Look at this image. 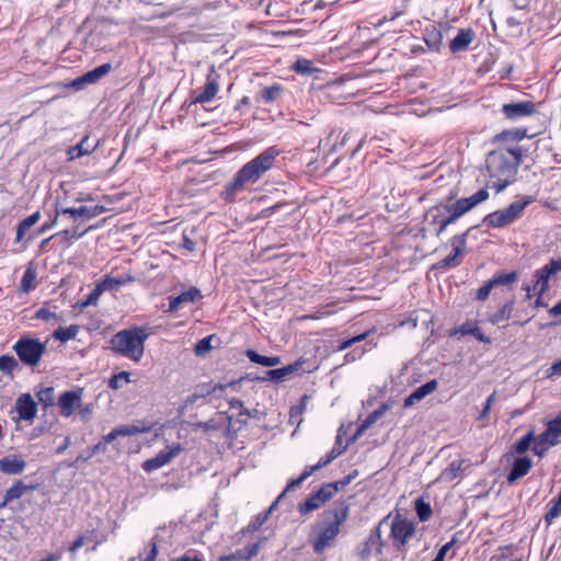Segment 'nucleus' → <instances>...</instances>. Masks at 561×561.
Wrapping results in <instances>:
<instances>
[{"label":"nucleus","instance_id":"1","mask_svg":"<svg viewBox=\"0 0 561 561\" xmlns=\"http://www.w3.org/2000/svg\"><path fill=\"white\" fill-rule=\"evenodd\" d=\"M524 151L523 147L515 146L500 148L488 153L485 168L489 178L494 180L491 187L495 188L496 193L504 191L515 181Z\"/></svg>","mask_w":561,"mask_h":561},{"label":"nucleus","instance_id":"2","mask_svg":"<svg viewBox=\"0 0 561 561\" xmlns=\"http://www.w3.org/2000/svg\"><path fill=\"white\" fill-rule=\"evenodd\" d=\"M279 153V149L272 146L242 165L234 174L233 179L225 186L226 199H232L233 196L238 192H241L247 184H254L257 182L273 168L274 161Z\"/></svg>","mask_w":561,"mask_h":561},{"label":"nucleus","instance_id":"3","mask_svg":"<svg viewBox=\"0 0 561 561\" xmlns=\"http://www.w3.org/2000/svg\"><path fill=\"white\" fill-rule=\"evenodd\" d=\"M348 515L350 506L345 502H337L332 510L323 512V522L318 524L317 534L310 539L316 554H321L333 545L341 525L347 520Z\"/></svg>","mask_w":561,"mask_h":561},{"label":"nucleus","instance_id":"4","mask_svg":"<svg viewBox=\"0 0 561 561\" xmlns=\"http://www.w3.org/2000/svg\"><path fill=\"white\" fill-rule=\"evenodd\" d=\"M147 327L134 325L118 331L111 339V350L114 354L139 362L145 353V343L150 335Z\"/></svg>","mask_w":561,"mask_h":561},{"label":"nucleus","instance_id":"5","mask_svg":"<svg viewBox=\"0 0 561 561\" xmlns=\"http://www.w3.org/2000/svg\"><path fill=\"white\" fill-rule=\"evenodd\" d=\"M490 194L488 188H481L469 197L456 198V194L453 193L451 201L449 203L447 217L442 219L447 226L457 222V220L474 208L480 203L486 201Z\"/></svg>","mask_w":561,"mask_h":561},{"label":"nucleus","instance_id":"6","mask_svg":"<svg viewBox=\"0 0 561 561\" xmlns=\"http://www.w3.org/2000/svg\"><path fill=\"white\" fill-rule=\"evenodd\" d=\"M216 387L208 383L197 386L194 391L183 399V404L178 409V419L190 421L197 416V409L207 404V397L215 391Z\"/></svg>","mask_w":561,"mask_h":561},{"label":"nucleus","instance_id":"7","mask_svg":"<svg viewBox=\"0 0 561 561\" xmlns=\"http://www.w3.org/2000/svg\"><path fill=\"white\" fill-rule=\"evenodd\" d=\"M13 350L22 363L35 366L39 363L45 352V346L36 339L22 337L15 342Z\"/></svg>","mask_w":561,"mask_h":561},{"label":"nucleus","instance_id":"8","mask_svg":"<svg viewBox=\"0 0 561 561\" xmlns=\"http://www.w3.org/2000/svg\"><path fill=\"white\" fill-rule=\"evenodd\" d=\"M83 388L77 387L73 390L64 391L57 401L59 414L62 417H70L82 408Z\"/></svg>","mask_w":561,"mask_h":561},{"label":"nucleus","instance_id":"9","mask_svg":"<svg viewBox=\"0 0 561 561\" xmlns=\"http://www.w3.org/2000/svg\"><path fill=\"white\" fill-rule=\"evenodd\" d=\"M415 527L413 522L405 518H401L398 515L391 523L390 536L393 539V545L397 549H401L405 546L409 537L413 536Z\"/></svg>","mask_w":561,"mask_h":561},{"label":"nucleus","instance_id":"10","mask_svg":"<svg viewBox=\"0 0 561 561\" xmlns=\"http://www.w3.org/2000/svg\"><path fill=\"white\" fill-rule=\"evenodd\" d=\"M389 517H390L389 515L383 517L377 524V526H375L370 530V533H369V535H368V537H367V539L365 541L364 548L358 551L359 559H362V560L368 559L370 557V554H371V549H375L376 554H381L382 553V548H383L385 542H383V540L381 538V527L385 524H387Z\"/></svg>","mask_w":561,"mask_h":561},{"label":"nucleus","instance_id":"11","mask_svg":"<svg viewBox=\"0 0 561 561\" xmlns=\"http://www.w3.org/2000/svg\"><path fill=\"white\" fill-rule=\"evenodd\" d=\"M37 403L34 401L30 393H22L15 400L14 412L18 417H12L14 422L25 421L33 423L37 415Z\"/></svg>","mask_w":561,"mask_h":561},{"label":"nucleus","instance_id":"12","mask_svg":"<svg viewBox=\"0 0 561 561\" xmlns=\"http://www.w3.org/2000/svg\"><path fill=\"white\" fill-rule=\"evenodd\" d=\"M501 112L510 121H518L537 113V106L530 101L512 102L502 105Z\"/></svg>","mask_w":561,"mask_h":561},{"label":"nucleus","instance_id":"13","mask_svg":"<svg viewBox=\"0 0 561 561\" xmlns=\"http://www.w3.org/2000/svg\"><path fill=\"white\" fill-rule=\"evenodd\" d=\"M153 424L146 421H138L135 424L122 425L112 430L108 434L102 437L105 444L112 443L118 436H134L137 434L148 433L152 430Z\"/></svg>","mask_w":561,"mask_h":561},{"label":"nucleus","instance_id":"14","mask_svg":"<svg viewBox=\"0 0 561 561\" xmlns=\"http://www.w3.org/2000/svg\"><path fill=\"white\" fill-rule=\"evenodd\" d=\"M105 211L106 208L103 205L99 204L93 206L82 205L79 207L61 208V215L69 217V219H71L72 222H77L78 220H90L102 215Z\"/></svg>","mask_w":561,"mask_h":561},{"label":"nucleus","instance_id":"15","mask_svg":"<svg viewBox=\"0 0 561 561\" xmlns=\"http://www.w3.org/2000/svg\"><path fill=\"white\" fill-rule=\"evenodd\" d=\"M204 296L199 288L196 286H187L185 284H179L178 283V312L185 306V305H196L201 304ZM181 314L178 313V318H180Z\"/></svg>","mask_w":561,"mask_h":561},{"label":"nucleus","instance_id":"16","mask_svg":"<svg viewBox=\"0 0 561 561\" xmlns=\"http://www.w3.org/2000/svg\"><path fill=\"white\" fill-rule=\"evenodd\" d=\"M112 70V65L110 62L102 64L94 69L85 72L83 76L75 79L71 83L72 87L77 89H81L85 84H93L101 80L103 77L107 76Z\"/></svg>","mask_w":561,"mask_h":561},{"label":"nucleus","instance_id":"17","mask_svg":"<svg viewBox=\"0 0 561 561\" xmlns=\"http://www.w3.org/2000/svg\"><path fill=\"white\" fill-rule=\"evenodd\" d=\"M476 38V32L471 27L458 28L457 35L449 43L451 54L466 51Z\"/></svg>","mask_w":561,"mask_h":561},{"label":"nucleus","instance_id":"18","mask_svg":"<svg viewBox=\"0 0 561 561\" xmlns=\"http://www.w3.org/2000/svg\"><path fill=\"white\" fill-rule=\"evenodd\" d=\"M450 26L445 25H430L425 27L424 41L431 50L439 51L443 46L444 33L449 31Z\"/></svg>","mask_w":561,"mask_h":561},{"label":"nucleus","instance_id":"19","mask_svg":"<svg viewBox=\"0 0 561 561\" xmlns=\"http://www.w3.org/2000/svg\"><path fill=\"white\" fill-rule=\"evenodd\" d=\"M26 468V461L19 455L9 454L0 458V472L8 476L21 474Z\"/></svg>","mask_w":561,"mask_h":561},{"label":"nucleus","instance_id":"20","mask_svg":"<svg viewBox=\"0 0 561 561\" xmlns=\"http://www.w3.org/2000/svg\"><path fill=\"white\" fill-rule=\"evenodd\" d=\"M531 466L533 461L528 456L516 457L513 461L510 472L506 476L507 483L513 484L518 479L525 477L531 469Z\"/></svg>","mask_w":561,"mask_h":561},{"label":"nucleus","instance_id":"21","mask_svg":"<svg viewBox=\"0 0 561 561\" xmlns=\"http://www.w3.org/2000/svg\"><path fill=\"white\" fill-rule=\"evenodd\" d=\"M94 540V545L90 549V551H96L98 547L106 541L105 535H98L94 529L88 530L84 534H81L77 537V539L71 542L69 546V552L75 554L85 542Z\"/></svg>","mask_w":561,"mask_h":561},{"label":"nucleus","instance_id":"22","mask_svg":"<svg viewBox=\"0 0 561 561\" xmlns=\"http://www.w3.org/2000/svg\"><path fill=\"white\" fill-rule=\"evenodd\" d=\"M438 386V382L436 379H432L423 385H421L420 387H417L415 390H413L405 399H404V403H403V407L404 408H410L412 407L413 404H415L416 402H420L421 400H423L426 396H428L430 393H432L434 390H436Z\"/></svg>","mask_w":561,"mask_h":561},{"label":"nucleus","instance_id":"23","mask_svg":"<svg viewBox=\"0 0 561 561\" xmlns=\"http://www.w3.org/2000/svg\"><path fill=\"white\" fill-rule=\"evenodd\" d=\"M460 333L461 335H472L474 336L479 342H482L484 344H490L492 341L489 336H486L480 328L477 325L476 322H472L470 320H467L463 322L460 328L455 329L450 332V336H454L456 334Z\"/></svg>","mask_w":561,"mask_h":561},{"label":"nucleus","instance_id":"24","mask_svg":"<svg viewBox=\"0 0 561 561\" xmlns=\"http://www.w3.org/2000/svg\"><path fill=\"white\" fill-rule=\"evenodd\" d=\"M552 275V272L546 265L535 271L533 285L535 295L542 296L549 289V279Z\"/></svg>","mask_w":561,"mask_h":561},{"label":"nucleus","instance_id":"25","mask_svg":"<svg viewBox=\"0 0 561 561\" xmlns=\"http://www.w3.org/2000/svg\"><path fill=\"white\" fill-rule=\"evenodd\" d=\"M81 222H82L81 220L73 222L72 228L65 229V230L51 236L50 239L58 236V237H61L66 241V243L70 245L75 240L80 239L88 231L95 228V226H89V227L82 228Z\"/></svg>","mask_w":561,"mask_h":561},{"label":"nucleus","instance_id":"26","mask_svg":"<svg viewBox=\"0 0 561 561\" xmlns=\"http://www.w3.org/2000/svg\"><path fill=\"white\" fill-rule=\"evenodd\" d=\"M559 442L553 437L549 436L545 431L539 435H534V445L531 450L535 455L539 457H543L548 449L552 446H556Z\"/></svg>","mask_w":561,"mask_h":561},{"label":"nucleus","instance_id":"27","mask_svg":"<svg viewBox=\"0 0 561 561\" xmlns=\"http://www.w3.org/2000/svg\"><path fill=\"white\" fill-rule=\"evenodd\" d=\"M28 490H34V486L24 484L22 480H15L7 490L2 500V505L7 506L8 503L21 499Z\"/></svg>","mask_w":561,"mask_h":561},{"label":"nucleus","instance_id":"28","mask_svg":"<svg viewBox=\"0 0 561 561\" xmlns=\"http://www.w3.org/2000/svg\"><path fill=\"white\" fill-rule=\"evenodd\" d=\"M261 548L260 541L253 542L247 546L244 549L237 550L233 553L225 557L224 561H249L251 558L257 554Z\"/></svg>","mask_w":561,"mask_h":561},{"label":"nucleus","instance_id":"29","mask_svg":"<svg viewBox=\"0 0 561 561\" xmlns=\"http://www.w3.org/2000/svg\"><path fill=\"white\" fill-rule=\"evenodd\" d=\"M37 287V271L33 263L26 266V270L22 276L19 290L21 293H30Z\"/></svg>","mask_w":561,"mask_h":561},{"label":"nucleus","instance_id":"30","mask_svg":"<svg viewBox=\"0 0 561 561\" xmlns=\"http://www.w3.org/2000/svg\"><path fill=\"white\" fill-rule=\"evenodd\" d=\"M529 137L527 135V128H512V129H505L501 133L496 134L493 137V142H500V141H520L524 138Z\"/></svg>","mask_w":561,"mask_h":561},{"label":"nucleus","instance_id":"31","mask_svg":"<svg viewBox=\"0 0 561 561\" xmlns=\"http://www.w3.org/2000/svg\"><path fill=\"white\" fill-rule=\"evenodd\" d=\"M183 423H187V424L192 425L194 428H203V431L205 433H208L210 431H220V432L225 433L226 431H228V427H229V422L224 417H221L220 422L211 419L206 422L193 423L191 421H183Z\"/></svg>","mask_w":561,"mask_h":561},{"label":"nucleus","instance_id":"32","mask_svg":"<svg viewBox=\"0 0 561 561\" xmlns=\"http://www.w3.org/2000/svg\"><path fill=\"white\" fill-rule=\"evenodd\" d=\"M135 280V277L131 274H124L117 277H113L111 275H106L104 278L100 280V284L104 288V290H113L117 289L123 285L130 284Z\"/></svg>","mask_w":561,"mask_h":561},{"label":"nucleus","instance_id":"33","mask_svg":"<svg viewBox=\"0 0 561 561\" xmlns=\"http://www.w3.org/2000/svg\"><path fill=\"white\" fill-rule=\"evenodd\" d=\"M194 101L198 103H206L211 101L218 93V84L215 80H209L202 90H196Z\"/></svg>","mask_w":561,"mask_h":561},{"label":"nucleus","instance_id":"34","mask_svg":"<svg viewBox=\"0 0 561 561\" xmlns=\"http://www.w3.org/2000/svg\"><path fill=\"white\" fill-rule=\"evenodd\" d=\"M283 87L279 83H274L270 87L264 88L261 93L256 96L259 103L271 104L277 101L283 92Z\"/></svg>","mask_w":561,"mask_h":561},{"label":"nucleus","instance_id":"35","mask_svg":"<svg viewBox=\"0 0 561 561\" xmlns=\"http://www.w3.org/2000/svg\"><path fill=\"white\" fill-rule=\"evenodd\" d=\"M483 224L489 228H502L510 225L511 221L507 218L505 211L503 209H500L488 214L483 218Z\"/></svg>","mask_w":561,"mask_h":561},{"label":"nucleus","instance_id":"36","mask_svg":"<svg viewBox=\"0 0 561 561\" xmlns=\"http://www.w3.org/2000/svg\"><path fill=\"white\" fill-rule=\"evenodd\" d=\"M172 454H173V450H170L169 453H165V451L159 453L157 456H154L150 459H147L142 463V469L147 472H151L153 470L161 468L162 466H164L167 462L170 461Z\"/></svg>","mask_w":561,"mask_h":561},{"label":"nucleus","instance_id":"37","mask_svg":"<svg viewBox=\"0 0 561 561\" xmlns=\"http://www.w3.org/2000/svg\"><path fill=\"white\" fill-rule=\"evenodd\" d=\"M89 136H84L82 140L76 146H71L67 150V156L69 160L78 159L84 154L92 152L95 146L88 145Z\"/></svg>","mask_w":561,"mask_h":561},{"label":"nucleus","instance_id":"38","mask_svg":"<svg viewBox=\"0 0 561 561\" xmlns=\"http://www.w3.org/2000/svg\"><path fill=\"white\" fill-rule=\"evenodd\" d=\"M245 354L252 363L264 367H274L280 363V358L278 356H264L254 350H248Z\"/></svg>","mask_w":561,"mask_h":561},{"label":"nucleus","instance_id":"39","mask_svg":"<svg viewBox=\"0 0 561 561\" xmlns=\"http://www.w3.org/2000/svg\"><path fill=\"white\" fill-rule=\"evenodd\" d=\"M41 218L39 211H35L25 219H23L16 227V234L14 242L19 243L23 240L26 231L34 226Z\"/></svg>","mask_w":561,"mask_h":561},{"label":"nucleus","instance_id":"40","mask_svg":"<svg viewBox=\"0 0 561 561\" xmlns=\"http://www.w3.org/2000/svg\"><path fill=\"white\" fill-rule=\"evenodd\" d=\"M514 305H515L514 299L508 300L496 312H494L492 316H490L489 321L492 324H497L502 321H507L512 316Z\"/></svg>","mask_w":561,"mask_h":561},{"label":"nucleus","instance_id":"41","mask_svg":"<svg viewBox=\"0 0 561 561\" xmlns=\"http://www.w3.org/2000/svg\"><path fill=\"white\" fill-rule=\"evenodd\" d=\"M80 331V325L71 324L67 328L59 327L53 332V337L61 343H66L77 336Z\"/></svg>","mask_w":561,"mask_h":561},{"label":"nucleus","instance_id":"42","mask_svg":"<svg viewBox=\"0 0 561 561\" xmlns=\"http://www.w3.org/2000/svg\"><path fill=\"white\" fill-rule=\"evenodd\" d=\"M517 278L518 273L516 271H512L510 273L497 272L490 278V282L493 287L507 286L514 284Z\"/></svg>","mask_w":561,"mask_h":561},{"label":"nucleus","instance_id":"43","mask_svg":"<svg viewBox=\"0 0 561 561\" xmlns=\"http://www.w3.org/2000/svg\"><path fill=\"white\" fill-rule=\"evenodd\" d=\"M530 202H531V199L529 197H527L526 199H523V201H515L512 204H510L506 208H504L503 210L505 211L510 221L513 222L520 216L522 211L525 209V207L528 204H530Z\"/></svg>","mask_w":561,"mask_h":561},{"label":"nucleus","instance_id":"44","mask_svg":"<svg viewBox=\"0 0 561 561\" xmlns=\"http://www.w3.org/2000/svg\"><path fill=\"white\" fill-rule=\"evenodd\" d=\"M534 445V431H529L512 446V454L523 455Z\"/></svg>","mask_w":561,"mask_h":561},{"label":"nucleus","instance_id":"45","mask_svg":"<svg viewBox=\"0 0 561 561\" xmlns=\"http://www.w3.org/2000/svg\"><path fill=\"white\" fill-rule=\"evenodd\" d=\"M323 505L321 499H319V494L312 493L307 500L302 503L298 504V511L301 515H306L312 511L318 510Z\"/></svg>","mask_w":561,"mask_h":561},{"label":"nucleus","instance_id":"46","mask_svg":"<svg viewBox=\"0 0 561 561\" xmlns=\"http://www.w3.org/2000/svg\"><path fill=\"white\" fill-rule=\"evenodd\" d=\"M291 69L297 72V73H300V75H304V76H310L314 72H318L320 71L316 66H314V62L312 60H309V59H305V58H301V59H297L294 65L291 66Z\"/></svg>","mask_w":561,"mask_h":561},{"label":"nucleus","instance_id":"47","mask_svg":"<svg viewBox=\"0 0 561 561\" xmlns=\"http://www.w3.org/2000/svg\"><path fill=\"white\" fill-rule=\"evenodd\" d=\"M462 461H451L440 473L439 479L446 482L454 481L461 471Z\"/></svg>","mask_w":561,"mask_h":561},{"label":"nucleus","instance_id":"48","mask_svg":"<svg viewBox=\"0 0 561 561\" xmlns=\"http://www.w3.org/2000/svg\"><path fill=\"white\" fill-rule=\"evenodd\" d=\"M36 398L44 409L50 408L55 404V390L53 387H45L36 391Z\"/></svg>","mask_w":561,"mask_h":561},{"label":"nucleus","instance_id":"49","mask_svg":"<svg viewBox=\"0 0 561 561\" xmlns=\"http://www.w3.org/2000/svg\"><path fill=\"white\" fill-rule=\"evenodd\" d=\"M469 232L470 229L462 233L455 234L454 237L450 238L449 242L453 248V251L456 252V255H462L465 253L467 248V237Z\"/></svg>","mask_w":561,"mask_h":561},{"label":"nucleus","instance_id":"50","mask_svg":"<svg viewBox=\"0 0 561 561\" xmlns=\"http://www.w3.org/2000/svg\"><path fill=\"white\" fill-rule=\"evenodd\" d=\"M414 510L421 522H426L432 516V507L430 503L425 502L422 497L415 500Z\"/></svg>","mask_w":561,"mask_h":561},{"label":"nucleus","instance_id":"51","mask_svg":"<svg viewBox=\"0 0 561 561\" xmlns=\"http://www.w3.org/2000/svg\"><path fill=\"white\" fill-rule=\"evenodd\" d=\"M561 515V504L552 499L547 504V513L543 518L547 525H550L558 516Z\"/></svg>","mask_w":561,"mask_h":561},{"label":"nucleus","instance_id":"52","mask_svg":"<svg viewBox=\"0 0 561 561\" xmlns=\"http://www.w3.org/2000/svg\"><path fill=\"white\" fill-rule=\"evenodd\" d=\"M18 360L11 355H1L0 356V371L5 375H12V373L18 368Z\"/></svg>","mask_w":561,"mask_h":561},{"label":"nucleus","instance_id":"53","mask_svg":"<svg viewBox=\"0 0 561 561\" xmlns=\"http://www.w3.org/2000/svg\"><path fill=\"white\" fill-rule=\"evenodd\" d=\"M268 518L266 517V514H264L263 512L256 514L252 519L251 522L247 525L245 528H243L242 533L245 534V533H254L256 530H259L267 520Z\"/></svg>","mask_w":561,"mask_h":561},{"label":"nucleus","instance_id":"54","mask_svg":"<svg viewBox=\"0 0 561 561\" xmlns=\"http://www.w3.org/2000/svg\"><path fill=\"white\" fill-rule=\"evenodd\" d=\"M216 339L215 334L208 335L198 341L195 345L194 352L197 356H205L211 348V341Z\"/></svg>","mask_w":561,"mask_h":561},{"label":"nucleus","instance_id":"55","mask_svg":"<svg viewBox=\"0 0 561 561\" xmlns=\"http://www.w3.org/2000/svg\"><path fill=\"white\" fill-rule=\"evenodd\" d=\"M130 374L127 371H121L118 374L113 375L108 380V387L111 389L117 390L122 388L123 383H128Z\"/></svg>","mask_w":561,"mask_h":561},{"label":"nucleus","instance_id":"56","mask_svg":"<svg viewBox=\"0 0 561 561\" xmlns=\"http://www.w3.org/2000/svg\"><path fill=\"white\" fill-rule=\"evenodd\" d=\"M545 432L549 436L557 439V442H559L561 436V416L559 415L556 419L549 421L547 423V428L545 430Z\"/></svg>","mask_w":561,"mask_h":561},{"label":"nucleus","instance_id":"57","mask_svg":"<svg viewBox=\"0 0 561 561\" xmlns=\"http://www.w3.org/2000/svg\"><path fill=\"white\" fill-rule=\"evenodd\" d=\"M346 450V446L343 448H332L327 456H323L317 462L319 469H322L330 465L334 459L341 456Z\"/></svg>","mask_w":561,"mask_h":561},{"label":"nucleus","instance_id":"58","mask_svg":"<svg viewBox=\"0 0 561 561\" xmlns=\"http://www.w3.org/2000/svg\"><path fill=\"white\" fill-rule=\"evenodd\" d=\"M460 255H456V252H453V254L447 255L445 259L440 260L435 264V268L439 270H446L449 267H456L460 265L461 260H459Z\"/></svg>","mask_w":561,"mask_h":561},{"label":"nucleus","instance_id":"59","mask_svg":"<svg viewBox=\"0 0 561 561\" xmlns=\"http://www.w3.org/2000/svg\"><path fill=\"white\" fill-rule=\"evenodd\" d=\"M288 375L289 374H288L286 367L284 366L282 368L271 369V370L266 371L265 377H262V378L256 377L255 379L261 380V381H266V380L280 381Z\"/></svg>","mask_w":561,"mask_h":561},{"label":"nucleus","instance_id":"60","mask_svg":"<svg viewBox=\"0 0 561 561\" xmlns=\"http://www.w3.org/2000/svg\"><path fill=\"white\" fill-rule=\"evenodd\" d=\"M105 293L104 288L98 282L95 284V287L91 290V293L88 295L87 299L82 302V307H88L90 305H96L100 296Z\"/></svg>","mask_w":561,"mask_h":561},{"label":"nucleus","instance_id":"61","mask_svg":"<svg viewBox=\"0 0 561 561\" xmlns=\"http://www.w3.org/2000/svg\"><path fill=\"white\" fill-rule=\"evenodd\" d=\"M316 494H319V499H321L322 503L324 504L327 501L333 497L334 494H336L335 484H331L330 482L323 483L321 488L316 492Z\"/></svg>","mask_w":561,"mask_h":561},{"label":"nucleus","instance_id":"62","mask_svg":"<svg viewBox=\"0 0 561 561\" xmlns=\"http://www.w3.org/2000/svg\"><path fill=\"white\" fill-rule=\"evenodd\" d=\"M387 409L388 407L382 404L370 414H368L367 417L362 422L363 427L369 428L380 416H382Z\"/></svg>","mask_w":561,"mask_h":561},{"label":"nucleus","instance_id":"63","mask_svg":"<svg viewBox=\"0 0 561 561\" xmlns=\"http://www.w3.org/2000/svg\"><path fill=\"white\" fill-rule=\"evenodd\" d=\"M35 318L46 322H60L62 319L57 313L46 308H41L35 312Z\"/></svg>","mask_w":561,"mask_h":561},{"label":"nucleus","instance_id":"64","mask_svg":"<svg viewBox=\"0 0 561 561\" xmlns=\"http://www.w3.org/2000/svg\"><path fill=\"white\" fill-rule=\"evenodd\" d=\"M458 534H455L450 541L440 547L435 558L432 561H444L447 552L457 543Z\"/></svg>","mask_w":561,"mask_h":561}]
</instances>
